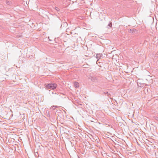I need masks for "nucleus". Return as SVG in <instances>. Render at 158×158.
<instances>
[{
  "label": "nucleus",
  "mask_w": 158,
  "mask_h": 158,
  "mask_svg": "<svg viewBox=\"0 0 158 158\" xmlns=\"http://www.w3.org/2000/svg\"><path fill=\"white\" fill-rule=\"evenodd\" d=\"M46 87L48 89H54L56 88L57 85L56 84L51 83L48 84Z\"/></svg>",
  "instance_id": "obj_1"
},
{
  "label": "nucleus",
  "mask_w": 158,
  "mask_h": 158,
  "mask_svg": "<svg viewBox=\"0 0 158 158\" xmlns=\"http://www.w3.org/2000/svg\"><path fill=\"white\" fill-rule=\"evenodd\" d=\"M74 85L76 88H77L79 87V84L77 82H75L74 83Z\"/></svg>",
  "instance_id": "obj_2"
}]
</instances>
